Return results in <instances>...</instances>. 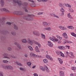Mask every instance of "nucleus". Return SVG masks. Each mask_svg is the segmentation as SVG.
I'll use <instances>...</instances> for the list:
<instances>
[{
	"label": "nucleus",
	"instance_id": "f257e3e1",
	"mask_svg": "<svg viewBox=\"0 0 76 76\" xmlns=\"http://www.w3.org/2000/svg\"><path fill=\"white\" fill-rule=\"evenodd\" d=\"M1 67H2V68H3L4 69H10V70H13V67L10 65L5 66L4 65H1Z\"/></svg>",
	"mask_w": 76,
	"mask_h": 76
},
{
	"label": "nucleus",
	"instance_id": "f03ea898",
	"mask_svg": "<svg viewBox=\"0 0 76 76\" xmlns=\"http://www.w3.org/2000/svg\"><path fill=\"white\" fill-rule=\"evenodd\" d=\"M27 42L28 44H29L31 45H33V43H34V44H37V45L38 44V43L36 42L34 40L32 41V40H30V39L29 38L27 39Z\"/></svg>",
	"mask_w": 76,
	"mask_h": 76
},
{
	"label": "nucleus",
	"instance_id": "7ed1b4c3",
	"mask_svg": "<svg viewBox=\"0 0 76 76\" xmlns=\"http://www.w3.org/2000/svg\"><path fill=\"white\" fill-rule=\"evenodd\" d=\"M59 6H60V7L62 8L60 10L61 12H64L65 11L64 10V9H63V7H64L65 6V4H62L61 3H59Z\"/></svg>",
	"mask_w": 76,
	"mask_h": 76
},
{
	"label": "nucleus",
	"instance_id": "20e7f679",
	"mask_svg": "<svg viewBox=\"0 0 76 76\" xmlns=\"http://www.w3.org/2000/svg\"><path fill=\"white\" fill-rule=\"evenodd\" d=\"M13 2L14 3H15V4H16V3H17L18 6H19L22 5V2H21V1H16V0H13Z\"/></svg>",
	"mask_w": 76,
	"mask_h": 76
},
{
	"label": "nucleus",
	"instance_id": "39448f33",
	"mask_svg": "<svg viewBox=\"0 0 76 76\" xmlns=\"http://www.w3.org/2000/svg\"><path fill=\"white\" fill-rule=\"evenodd\" d=\"M35 17V15H28L27 20H33L34 19V18H33L32 17Z\"/></svg>",
	"mask_w": 76,
	"mask_h": 76
},
{
	"label": "nucleus",
	"instance_id": "423d86ee",
	"mask_svg": "<svg viewBox=\"0 0 76 76\" xmlns=\"http://www.w3.org/2000/svg\"><path fill=\"white\" fill-rule=\"evenodd\" d=\"M13 14L18 15H22L23 14V13L20 11H15L13 12Z\"/></svg>",
	"mask_w": 76,
	"mask_h": 76
},
{
	"label": "nucleus",
	"instance_id": "0eeeda50",
	"mask_svg": "<svg viewBox=\"0 0 76 76\" xmlns=\"http://www.w3.org/2000/svg\"><path fill=\"white\" fill-rule=\"evenodd\" d=\"M15 45H16L17 47L19 48V49L20 50H21V46L20 44L18 43L17 42H15L14 43Z\"/></svg>",
	"mask_w": 76,
	"mask_h": 76
},
{
	"label": "nucleus",
	"instance_id": "6e6552de",
	"mask_svg": "<svg viewBox=\"0 0 76 76\" xmlns=\"http://www.w3.org/2000/svg\"><path fill=\"white\" fill-rule=\"evenodd\" d=\"M0 33L4 35H6L7 34H9V32L7 31H1L0 30Z\"/></svg>",
	"mask_w": 76,
	"mask_h": 76
},
{
	"label": "nucleus",
	"instance_id": "1a4fd4ad",
	"mask_svg": "<svg viewBox=\"0 0 76 76\" xmlns=\"http://www.w3.org/2000/svg\"><path fill=\"white\" fill-rule=\"evenodd\" d=\"M33 34L34 35H35L36 36H39L40 35V33L39 32L36 31H35L33 32Z\"/></svg>",
	"mask_w": 76,
	"mask_h": 76
},
{
	"label": "nucleus",
	"instance_id": "9d476101",
	"mask_svg": "<svg viewBox=\"0 0 76 76\" xmlns=\"http://www.w3.org/2000/svg\"><path fill=\"white\" fill-rule=\"evenodd\" d=\"M3 56L4 57V58H7L9 59H10V58L9 57V55H8L7 54L4 53L3 55Z\"/></svg>",
	"mask_w": 76,
	"mask_h": 76
},
{
	"label": "nucleus",
	"instance_id": "9b49d317",
	"mask_svg": "<svg viewBox=\"0 0 76 76\" xmlns=\"http://www.w3.org/2000/svg\"><path fill=\"white\" fill-rule=\"evenodd\" d=\"M48 44L49 47H53V44L50 41H48Z\"/></svg>",
	"mask_w": 76,
	"mask_h": 76
},
{
	"label": "nucleus",
	"instance_id": "f8f14e48",
	"mask_svg": "<svg viewBox=\"0 0 76 76\" xmlns=\"http://www.w3.org/2000/svg\"><path fill=\"white\" fill-rule=\"evenodd\" d=\"M1 23L2 25H4L5 23V21L4 20L0 18V26H1Z\"/></svg>",
	"mask_w": 76,
	"mask_h": 76
},
{
	"label": "nucleus",
	"instance_id": "ddd939ff",
	"mask_svg": "<svg viewBox=\"0 0 76 76\" xmlns=\"http://www.w3.org/2000/svg\"><path fill=\"white\" fill-rule=\"evenodd\" d=\"M32 56L34 57H37L38 58H42V57L41 56H39L38 55H37L32 54Z\"/></svg>",
	"mask_w": 76,
	"mask_h": 76
},
{
	"label": "nucleus",
	"instance_id": "4468645a",
	"mask_svg": "<svg viewBox=\"0 0 76 76\" xmlns=\"http://www.w3.org/2000/svg\"><path fill=\"white\" fill-rule=\"evenodd\" d=\"M63 37L65 38L66 39H67L68 38V37H67V35L66 34V33H64L62 35Z\"/></svg>",
	"mask_w": 76,
	"mask_h": 76
},
{
	"label": "nucleus",
	"instance_id": "2eb2a0df",
	"mask_svg": "<svg viewBox=\"0 0 76 76\" xmlns=\"http://www.w3.org/2000/svg\"><path fill=\"white\" fill-rule=\"evenodd\" d=\"M58 48L60 50H64L65 49V47L63 46H58Z\"/></svg>",
	"mask_w": 76,
	"mask_h": 76
},
{
	"label": "nucleus",
	"instance_id": "dca6fc26",
	"mask_svg": "<svg viewBox=\"0 0 76 76\" xmlns=\"http://www.w3.org/2000/svg\"><path fill=\"white\" fill-rule=\"evenodd\" d=\"M1 11L3 12V11H5L6 12H10V11L9 10H7L6 9V8H3L2 9H0Z\"/></svg>",
	"mask_w": 76,
	"mask_h": 76
},
{
	"label": "nucleus",
	"instance_id": "f3484780",
	"mask_svg": "<svg viewBox=\"0 0 76 76\" xmlns=\"http://www.w3.org/2000/svg\"><path fill=\"white\" fill-rule=\"evenodd\" d=\"M0 4L1 7H3L4 6V0H1L0 1Z\"/></svg>",
	"mask_w": 76,
	"mask_h": 76
},
{
	"label": "nucleus",
	"instance_id": "a211bd4d",
	"mask_svg": "<svg viewBox=\"0 0 76 76\" xmlns=\"http://www.w3.org/2000/svg\"><path fill=\"white\" fill-rule=\"evenodd\" d=\"M60 76H64V72L62 71H60L59 72Z\"/></svg>",
	"mask_w": 76,
	"mask_h": 76
},
{
	"label": "nucleus",
	"instance_id": "6ab92c4d",
	"mask_svg": "<svg viewBox=\"0 0 76 76\" xmlns=\"http://www.w3.org/2000/svg\"><path fill=\"white\" fill-rule=\"evenodd\" d=\"M30 5L32 7H34L36 6V4L35 3H31L30 4Z\"/></svg>",
	"mask_w": 76,
	"mask_h": 76
},
{
	"label": "nucleus",
	"instance_id": "aec40b11",
	"mask_svg": "<svg viewBox=\"0 0 76 76\" xmlns=\"http://www.w3.org/2000/svg\"><path fill=\"white\" fill-rule=\"evenodd\" d=\"M11 34L13 36H15L16 34V32L15 31H12L11 32Z\"/></svg>",
	"mask_w": 76,
	"mask_h": 76
},
{
	"label": "nucleus",
	"instance_id": "412c9836",
	"mask_svg": "<svg viewBox=\"0 0 76 76\" xmlns=\"http://www.w3.org/2000/svg\"><path fill=\"white\" fill-rule=\"evenodd\" d=\"M14 28L15 30H18V27L15 24L14 25Z\"/></svg>",
	"mask_w": 76,
	"mask_h": 76
},
{
	"label": "nucleus",
	"instance_id": "4be33fe9",
	"mask_svg": "<svg viewBox=\"0 0 76 76\" xmlns=\"http://www.w3.org/2000/svg\"><path fill=\"white\" fill-rule=\"evenodd\" d=\"M35 50V51H36V52H37L38 53H39V52H40V51L38 50V46H36V47Z\"/></svg>",
	"mask_w": 76,
	"mask_h": 76
},
{
	"label": "nucleus",
	"instance_id": "5701e85b",
	"mask_svg": "<svg viewBox=\"0 0 76 76\" xmlns=\"http://www.w3.org/2000/svg\"><path fill=\"white\" fill-rule=\"evenodd\" d=\"M55 37H50L49 38L50 39V40H51L53 41H54V39H55Z\"/></svg>",
	"mask_w": 76,
	"mask_h": 76
},
{
	"label": "nucleus",
	"instance_id": "b1692460",
	"mask_svg": "<svg viewBox=\"0 0 76 76\" xmlns=\"http://www.w3.org/2000/svg\"><path fill=\"white\" fill-rule=\"evenodd\" d=\"M5 39H6V37L4 36H3L1 38V40L2 41L5 40Z\"/></svg>",
	"mask_w": 76,
	"mask_h": 76
},
{
	"label": "nucleus",
	"instance_id": "393cba45",
	"mask_svg": "<svg viewBox=\"0 0 76 76\" xmlns=\"http://www.w3.org/2000/svg\"><path fill=\"white\" fill-rule=\"evenodd\" d=\"M44 29L45 30H47V31H50L51 30V28L50 27H46V28H45Z\"/></svg>",
	"mask_w": 76,
	"mask_h": 76
},
{
	"label": "nucleus",
	"instance_id": "a878e982",
	"mask_svg": "<svg viewBox=\"0 0 76 76\" xmlns=\"http://www.w3.org/2000/svg\"><path fill=\"white\" fill-rule=\"evenodd\" d=\"M23 9L26 12H28V10H27L26 7H23Z\"/></svg>",
	"mask_w": 76,
	"mask_h": 76
},
{
	"label": "nucleus",
	"instance_id": "bb28decb",
	"mask_svg": "<svg viewBox=\"0 0 76 76\" xmlns=\"http://www.w3.org/2000/svg\"><path fill=\"white\" fill-rule=\"evenodd\" d=\"M9 56L10 57H12L13 58H16V57H15L14 56H12L9 54Z\"/></svg>",
	"mask_w": 76,
	"mask_h": 76
},
{
	"label": "nucleus",
	"instance_id": "cd10ccee",
	"mask_svg": "<svg viewBox=\"0 0 76 76\" xmlns=\"http://www.w3.org/2000/svg\"><path fill=\"white\" fill-rule=\"evenodd\" d=\"M43 25H44L45 26L47 27V23L45 22H43Z\"/></svg>",
	"mask_w": 76,
	"mask_h": 76
},
{
	"label": "nucleus",
	"instance_id": "c85d7f7f",
	"mask_svg": "<svg viewBox=\"0 0 76 76\" xmlns=\"http://www.w3.org/2000/svg\"><path fill=\"white\" fill-rule=\"evenodd\" d=\"M41 35L42 36V37L43 39H45V35H44V34H41Z\"/></svg>",
	"mask_w": 76,
	"mask_h": 76
},
{
	"label": "nucleus",
	"instance_id": "c756f323",
	"mask_svg": "<svg viewBox=\"0 0 76 76\" xmlns=\"http://www.w3.org/2000/svg\"><path fill=\"white\" fill-rule=\"evenodd\" d=\"M67 27L68 29H74V27L72 26H68Z\"/></svg>",
	"mask_w": 76,
	"mask_h": 76
},
{
	"label": "nucleus",
	"instance_id": "7c9ffc66",
	"mask_svg": "<svg viewBox=\"0 0 76 76\" xmlns=\"http://www.w3.org/2000/svg\"><path fill=\"white\" fill-rule=\"evenodd\" d=\"M28 48L30 50H31V51H32L33 50V48L32 47L30 46H28Z\"/></svg>",
	"mask_w": 76,
	"mask_h": 76
},
{
	"label": "nucleus",
	"instance_id": "2f4dec72",
	"mask_svg": "<svg viewBox=\"0 0 76 76\" xmlns=\"http://www.w3.org/2000/svg\"><path fill=\"white\" fill-rule=\"evenodd\" d=\"M45 68H46V72H47V73H48V72H50V71H49V69H48V67H47V66H45Z\"/></svg>",
	"mask_w": 76,
	"mask_h": 76
},
{
	"label": "nucleus",
	"instance_id": "473e14b6",
	"mask_svg": "<svg viewBox=\"0 0 76 76\" xmlns=\"http://www.w3.org/2000/svg\"><path fill=\"white\" fill-rule=\"evenodd\" d=\"M40 69L44 72H45V68L44 67H41Z\"/></svg>",
	"mask_w": 76,
	"mask_h": 76
},
{
	"label": "nucleus",
	"instance_id": "72a5a7b5",
	"mask_svg": "<svg viewBox=\"0 0 76 76\" xmlns=\"http://www.w3.org/2000/svg\"><path fill=\"white\" fill-rule=\"evenodd\" d=\"M56 53L58 54V55H61V54H62V53L61 52L59 51H57L56 52Z\"/></svg>",
	"mask_w": 76,
	"mask_h": 76
},
{
	"label": "nucleus",
	"instance_id": "f704fd0d",
	"mask_svg": "<svg viewBox=\"0 0 76 76\" xmlns=\"http://www.w3.org/2000/svg\"><path fill=\"white\" fill-rule=\"evenodd\" d=\"M43 62L44 63H48V60L46 59H43Z\"/></svg>",
	"mask_w": 76,
	"mask_h": 76
},
{
	"label": "nucleus",
	"instance_id": "c9c22d12",
	"mask_svg": "<svg viewBox=\"0 0 76 76\" xmlns=\"http://www.w3.org/2000/svg\"><path fill=\"white\" fill-rule=\"evenodd\" d=\"M71 34L72 36H73L75 37H76V34L74 33H71Z\"/></svg>",
	"mask_w": 76,
	"mask_h": 76
},
{
	"label": "nucleus",
	"instance_id": "e433bc0d",
	"mask_svg": "<svg viewBox=\"0 0 76 76\" xmlns=\"http://www.w3.org/2000/svg\"><path fill=\"white\" fill-rule=\"evenodd\" d=\"M70 12H74V10H73L71 8H69Z\"/></svg>",
	"mask_w": 76,
	"mask_h": 76
},
{
	"label": "nucleus",
	"instance_id": "4c0bfd02",
	"mask_svg": "<svg viewBox=\"0 0 76 76\" xmlns=\"http://www.w3.org/2000/svg\"><path fill=\"white\" fill-rule=\"evenodd\" d=\"M3 62L4 63H9V61L6 60H3Z\"/></svg>",
	"mask_w": 76,
	"mask_h": 76
},
{
	"label": "nucleus",
	"instance_id": "58836bf2",
	"mask_svg": "<svg viewBox=\"0 0 76 76\" xmlns=\"http://www.w3.org/2000/svg\"><path fill=\"white\" fill-rule=\"evenodd\" d=\"M15 63L18 66H22V64H19V62L18 61L15 62Z\"/></svg>",
	"mask_w": 76,
	"mask_h": 76
},
{
	"label": "nucleus",
	"instance_id": "ea45409f",
	"mask_svg": "<svg viewBox=\"0 0 76 76\" xmlns=\"http://www.w3.org/2000/svg\"><path fill=\"white\" fill-rule=\"evenodd\" d=\"M22 42L24 43H26V42H27V41L26 39H23L22 40Z\"/></svg>",
	"mask_w": 76,
	"mask_h": 76
},
{
	"label": "nucleus",
	"instance_id": "a19ab883",
	"mask_svg": "<svg viewBox=\"0 0 76 76\" xmlns=\"http://www.w3.org/2000/svg\"><path fill=\"white\" fill-rule=\"evenodd\" d=\"M70 15V13H69L68 14V17L69 18L72 19V17L71 15Z\"/></svg>",
	"mask_w": 76,
	"mask_h": 76
},
{
	"label": "nucleus",
	"instance_id": "79ce46f5",
	"mask_svg": "<svg viewBox=\"0 0 76 76\" xmlns=\"http://www.w3.org/2000/svg\"><path fill=\"white\" fill-rule=\"evenodd\" d=\"M23 19H26V20H28V16H23Z\"/></svg>",
	"mask_w": 76,
	"mask_h": 76
},
{
	"label": "nucleus",
	"instance_id": "37998d69",
	"mask_svg": "<svg viewBox=\"0 0 76 76\" xmlns=\"http://www.w3.org/2000/svg\"><path fill=\"white\" fill-rule=\"evenodd\" d=\"M72 69L73 70H75L76 69V67L72 66Z\"/></svg>",
	"mask_w": 76,
	"mask_h": 76
},
{
	"label": "nucleus",
	"instance_id": "c03bdc74",
	"mask_svg": "<svg viewBox=\"0 0 76 76\" xmlns=\"http://www.w3.org/2000/svg\"><path fill=\"white\" fill-rule=\"evenodd\" d=\"M23 5L24 6H27L28 5V3L27 2H24L23 3Z\"/></svg>",
	"mask_w": 76,
	"mask_h": 76
},
{
	"label": "nucleus",
	"instance_id": "a18cd8bd",
	"mask_svg": "<svg viewBox=\"0 0 76 76\" xmlns=\"http://www.w3.org/2000/svg\"><path fill=\"white\" fill-rule=\"evenodd\" d=\"M59 62L61 64H63V60L61 59V60L59 61Z\"/></svg>",
	"mask_w": 76,
	"mask_h": 76
},
{
	"label": "nucleus",
	"instance_id": "49530a36",
	"mask_svg": "<svg viewBox=\"0 0 76 76\" xmlns=\"http://www.w3.org/2000/svg\"><path fill=\"white\" fill-rule=\"evenodd\" d=\"M6 24H7V25H10L12 24V23L9 22H7L6 23Z\"/></svg>",
	"mask_w": 76,
	"mask_h": 76
},
{
	"label": "nucleus",
	"instance_id": "de8ad7c7",
	"mask_svg": "<svg viewBox=\"0 0 76 76\" xmlns=\"http://www.w3.org/2000/svg\"><path fill=\"white\" fill-rule=\"evenodd\" d=\"M27 64L29 66H31V63L30 62H28L27 63Z\"/></svg>",
	"mask_w": 76,
	"mask_h": 76
},
{
	"label": "nucleus",
	"instance_id": "09e8293b",
	"mask_svg": "<svg viewBox=\"0 0 76 76\" xmlns=\"http://www.w3.org/2000/svg\"><path fill=\"white\" fill-rule=\"evenodd\" d=\"M59 28L60 29H61L62 30H63V26L62 27L61 26H60L59 27Z\"/></svg>",
	"mask_w": 76,
	"mask_h": 76
},
{
	"label": "nucleus",
	"instance_id": "8fccbe9b",
	"mask_svg": "<svg viewBox=\"0 0 76 76\" xmlns=\"http://www.w3.org/2000/svg\"><path fill=\"white\" fill-rule=\"evenodd\" d=\"M12 50V48L10 47H9L8 48V51H10L11 50Z\"/></svg>",
	"mask_w": 76,
	"mask_h": 76
},
{
	"label": "nucleus",
	"instance_id": "3c124183",
	"mask_svg": "<svg viewBox=\"0 0 76 76\" xmlns=\"http://www.w3.org/2000/svg\"><path fill=\"white\" fill-rule=\"evenodd\" d=\"M66 42H67V43H69V44L72 43V42L71 41H68L67 40H66Z\"/></svg>",
	"mask_w": 76,
	"mask_h": 76
},
{
	"label": "nucleus",
	"instance_id": "603ef678",
	"mask_svg": "<svg viewBox=\"0 0 76 76\" xmlns=\"http://www.w3.org/2000/svg\"><path fill=\"white\" fill-rule=\"evenodd\" d=\"M61 56H62L63 57H64V55L63 53H62L60 55Z\"/></svg>",
	"mask_w": 76,
	"mask_h": 76
},
{
	"label": "nucleus",
	"instance_id": "864d4df0",
	"mask_svg": "<svg viewBox=\"0 0 76 76\" xmlns=\"http://www.w3.org/2000/svg\"><path fill=\"white\" fill-rule=\"evenodd\" d=\"M46 57L47 58H48V59H49V58L50 57V56H49V55H47L46 56Z\"/></svg>",
	"mask_w": 76,
	"mask_h": 76
},
{
	"label": "nucleus",
	"instance_id": "5fc2aeb1",
	"mask_svg": "<svg viewBox=\"0 0 76 76\" xmlns=\"http://www.w3.org/2000/svg\"><path fill=\"white\" fill-rule=\"evenodd\" d=\"M67 29L65 27L63 26V29H62V30H67Z\"/></svg>",
	"mask_w": 76,
	"mask_h": 76
},
{
	"label": "nucleus",
	"instance_id": "6e6d98bb",
	"mask_svg": "<svg viewBox=\"0 0 76 76\" xmlns=\"http://www.w3.org/2000/svg\"><path fill=\"white\" fill-rule=\"evenodd\" d=\"M43 14V13L42 12H39L37 14V15H42Z\"/></svg>",
	"mask_w": 76,
	"mask_h": 76
},
{
	"label": "nucleus",
	"instance_id": "4d7b16f0",
	"mask_svg": "<svg viewBox=\"0 0 76 76\" xmlns=\"http://www.w3.org/2000/svg\"><path fill=\"white\" fill-rule=\"evenodd\" d=\"M49 0H42V2H47L48 1H49Z\"/></svg>",
	"mask_w": 76,
	"mask_h": 76
},
{
	"label": "nucleus",
	"instance_id": "13d9d810",
	"mask_svg": "<svg viewBox=\"0 0 76 76\" xmlns=\"http://www.w3.org/2000/svg\"><path fill=\"white\" fill-rule=\"evenodd\" d=\"M54 17H56V18H59V17L57 15L55 14H54Z\"/></svg>",
	"mask_w": 76,
	"mask_h": 76
},
{
	"label": "nucleus",
	"instance_id": "bf43d9fd",
	"mask_svg": "<svg viewBox=\"0 0 76 76\" xmlns=\"http://www.w3.org/2000/svg\"><path fill=\"white\" fill-rule=\"evenodd\" d=\"M34 76H38V74H37V73H35L34 74Z\"/></svg>",
	"mask_w": 76,
	"mask_h": 76
},
{
	"label": "nucleus",
	"instance_id": "052dcab7",
	"mask_svg": "<svg viewBox=\"0 0 76 76\" xmlns=\"http://www.w3.org/2000/svg\"><path fill=\"white\" fill-rule=\"evenodd\" d=\"M48 59L49 60H51V61H53V58H52L50 57Z\"/></svg>",
	"mask_w": 76,
	"mask_h": 76
},
{
	"label": "nucleus",
	"instance_id": "680f3d73",
	"mask_svg": "<svg viewBox=\"0 0 76 76\" xmlns=\"http://www.w3.org/2000/svg\"><path fill=\"white\" fill-rule=\"evenodd\" d=\"M69 21V22H73V20H72V19H70Z\"/></svg>",
	"mask_w": 76,
	"mask_h": 76
},
{
	"label": "nucleus",
	"instance_id": "e2e57ef3",
	"mask_svg": "<svg viewBox=\"0 0 76 76\" xmlns=\"http://www.w3.org/2000/svg\"><path fill=\"white\" fill-rule=\"evenodd\" d=\"M54 39V41H55L57 42L58 41V40L57 39H56V37L55 39Z\"/></svg>",
	"mask_w": 76,
	"mask_h": 76
},
{
	"label": "nucleus",
	"instance_id": "0e129e2a",
	"mask_svg": "<svg viewBox=\"0 0 76 76\" xmlns=\"http://www.w3.org/2000/svg\"><path fill=\"white\" fill-rule=\"evenodd\" d=\"M66 47H67L68 48V49H70V46H67V45H66V46H65Z\"/></svg>",
	"mask_w": 76,
	"mask_h": 76
},
{
	"label": "nucleus",
	"instance_id": "69168bd1",
	"mask_svg": "<svg viewBox=\"0 0 76 76\" xmlns=\"http://www.w3.org/2000/svg\"><path fill=\"white\" fill-rule=\"evenodd\" d=\"M54 14H50V15L51 16H54Z\"/></svg>",
	"mask_w": 76,
	"mask_h": 76
},
{
	"label": "nucleus",
	"instance_id": "338daca9",
	"mask_svg": "<svg viewBox=\"0 0 76 76\" xmlns=\"http://www.w3.org/2000/svg\"><path fill=\"white\" fill-rule=\"evenodd\" d=\"M24 56H25L26 57H28V55H27V54H25L24 55Z\"/></svg>",
	"mask_w": 76,
	"mask_h": 76
},
{
	"label": "nucleus",
	"instance_id": "774afa93",
	"mask_svg": "<svg viewBox=\"0 0 76 76\" xmlns=\"http://www.w3.org/2000/svg\"><path fill=\"white\" fill-rule=\"evenodd\" d=\"M23 72H26V69H25L23 68Z\"/></svg>",
	"mask_w": 76,
	"mask_h": 76
}]
</instances>
